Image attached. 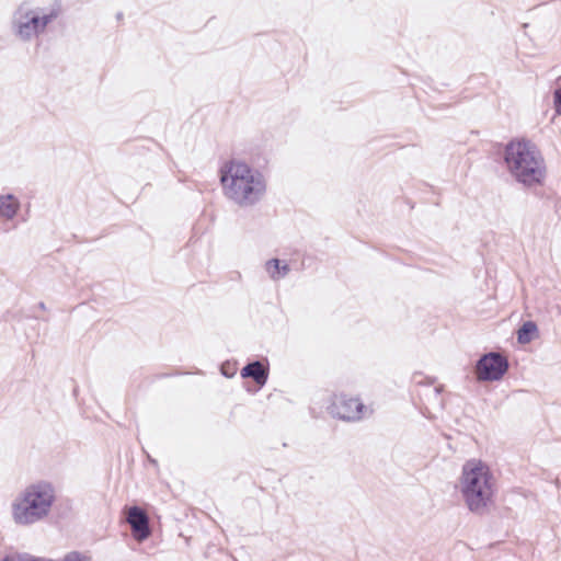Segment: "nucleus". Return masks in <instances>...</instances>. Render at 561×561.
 I'll return each mask as SVG.
<instances>
[{"label": "nucleus", "mask_w": 561, "mask_h": 561, "mask_svg": "<svg viewBox=\"0 0 561 561\" xmlns=\"http://www.w3.org/2000/svg\"><path fill=\"white\" fill-rule=\"evenodd\" d=\"M265 270L273 280H279L289 273L290 267L279 259H271L265 263Z\"/></svg>", "instance_id": "obj_11"}, {"label": "nucleus", "mask_w": 561, "mask_h": 561, "mask_svg": "<svg viewBox=\"0 0 561 561\" xmlns=\"http://www.w3.org/2000/svg\"><path fill=\"white\" fill-rule=\"evenodd\" d=\"M504 163L511 176L524 187L542 185L547 165L539 148L529 139H512L504 148Z\"/></svg>", "instance_id": "obj_2"}, {"label": "nucleus", "mask_w": 561, "mask_h": 561, "mask_svg": "<svg viewBox=\"0 0 561 561\" xmlns=\"http://www.w3.org/2000/svg\"><path fill=\"white\" fill-rule=\"evenodd\" d=\"M329 409L332 416L336 419L356 422L364 417L366 407L358 398H348L341 394L335 397Z\"/></svg>", "instance_id": "obj_7"}, {"label": "nucleus", "mask_w": 561, "mask_h": 561, "mask_svg": "<svg viewBox=\"0 0 561 561\" xmlns=\"http://www.w3.org/2000/svg\"><path fill=\"white\" fill-rule=\"evenodd\" d=\"M38 307H39L42 310H45V309H46V306H45V304H44L43 301H41V302L38 304Z\"/></svg>", "instance_id": "obj_17"}, {"label": "nucleus", "mask_w": 561, "mask_h": 561, "mask_svg": "<svg viewBox=\"0 0 561 561\" xmlns=\"http://www.w3.org/2000/svg\"><path fill=\"white\" fill-rule=\"evenodd\" d=\"M219 181L225 197L240 208L255 206L266 194L264 174L240 158H231L221 164Z\"/></svg>", "instance_id": "obj_1"}, {"label": "nucleus", "mask_w": 561, "mask_h": 561, "mask_svg": "<svg viewBox=\"0 0 561 561\" xmlns=\"http://www.w3.org/2000/svg\"><path fill=\"white\" fill-rule=\"evenodd\" d=\"M20 209V201L13 194L0 195V217L11 220Z\"/></svg>", "instance_id": "obj_10"}, {"label": "nucleus", "mask_w": 561, "mask_h": 561, "mask_svg": "<svg viewBox=\"0 0 561 561\" xmlns=\"http://www.w3.org/2000/svg\"><path fill=\"white\" fill-rule=\"evenodd\" d=\"M461 494L468 508L483 514L494 495V478L490 468L482 461L470 460L462 467Z\"/></svg>", "instance_id": "obj_4"}, {"label": "nucleus", "mask_w": 561, "mask_h": 561, "mask_svg": "<svg viewBox=\"0 0 561 561\" xmlns=\"http://www.w3.org/2000/svg\"><path fill=\"white\" fill-rule=\"evenodd\" d=\"M126 522L131 528V535L135 540L144 541L150 534L149 518L146 512L139 506H131L128 508Z\"/></svg>", "instance_id": "obj_8"}, {"label": "nucleus", "mask_w": 561, "mask_h": 561, "mask_svg": "<svg viewBox=\"0 0 561 561\" xmlns=\"http://www.w3.org/2000/svg\"><path fill=\"white\" fill-rule=\"evenodd\" d=\"M537 333V324L534 321H526L517 330V342L519 344H527L536 337Z\"/></svg>", "instance_id": "obj_12"}, {"label": "nucleus", "mask_w": 561, "mask_h": 561, "mask_svg": "<svg viewBox=\"0 0 561 561\" xmlns=\"http://www.w3.org/2000/svg\"><path fill=\"white\" fill-rule=\"evenodd\" d=\"M116 19H117L118 21H121V20L123 19V13H122V12H118V13L116 14Z\"/></svg>", "instance_id": "obj_18"}, {"label": "nucleus", "mask_w": 561, "mask_h": 561, "mask_svg": "<svg viewBox=\"0 0 561 561\" xmlns=\"http://www.w3.org/2000/svg\"><path fill=\"white\" fill-rule=\"evenodd\" d=\"M427 391H428V396H432L435 399L436 403L442 407L443 400L440 398V394H442L443 388L440 386L434 387V388L427 387Z\"/></svg>", "instance_id": "obj_16"}, {"label": "nucleus", "mask_w": 561, "mask_h": 561, "mask_svg": "<svg viewBox=\"0 0 561 561\" xmlns=\"http://www.w3.org/2000/svg\"><path fill=\"white\" fill-rule=\"evenodd\" d=\"M60 14L59 7H53L48 11L39 7H33L24 1L13 11L10 27L12 34L23 43H28L43 35L47 26Z\"/></svg>", "instance_id": "obj_5"}, {"label": "nucleus", "mask_w": 561, "mask_h": 561, "mask_svg": "<svg viewBox=\"0 0 561 561\" xmlns=\"http://www.w3.org/2000/svg\"><path fill=\"white\" fill-rule=\"evenodd\" d=\"M55 502V485L47 480L35 481L12 502V519L20 526L34 525L50 514Z\"/></svg>", "instance_id": "obj_3"}, {"label": "nucleus", "mask_w": 561, "mask_h": 561, "mask_svg": "<svg viewBox=\"0 0 561 561\" xmlns=\"http://www.w3.org/2000/svg\"><path fill=\"white\" fill-rule=\"evenodd\" d=\"M1 561H53V559L36 558L28 553H14L5 556Z\"/></svg>", "instance_id": "obj_13"}, {"label": "nucleus", "mask_w": 561, "mask_h": 561, "mask_svg": "<svg viewBox=\"0 0 561 561\" xmlns=\"http://www.w3.org/2000/svg\"><path fill=\"white\" fill-rule=\"evenodd\" d=\"M220 373L222 376H225L226 378H232L236 373H237V368H236V365L234 364H231L229 362H226L224 363L221 366H220Z\"/></svg>", "instance_id": "obj_14"}, {"label": "nucleus", "mask_w": 561, "mask_h": 561, "mask_svg": "<svg viewBox=\"0 0 561 561\" xmlns=\"http://www.w3.org/2000/svg\"><path fill=\"white\" fill-rule=\"evenodd\" d=\"M553 107L556 114L561 115V85L553 91Z\"/></svg>", "instance_id": "obj_15"}, {"label": "nucleus", "mask_w": 561, "mask_h": 561, "mask_svg": "<svg viewBox=\"0 0 561 561\" xmlns=\"http://www.w3.org/2000/svg\"><path fill=\"white\" fill-rule=\"evenodd\" d=\"M508 367V359L503 354L489 352L477 360L474 369L479 380L497 381L507 373Z\"/></svg>", "instance_id": "obj_6"}, {"label": "nucleus", "mask_w": 561, "mask_h": 561, "mask_svg": "<svg viewBox=\"0 0 561 561\" xmlns=\"http://www.w3.org/2000/svg\"><path fill=\"white\" fill-rule=\"evenodd\" d=\"M240 375L243 379L251 378L257 386L263 387L268 379V363L250 362L241 369Z\"/></svg>", "instance_id": "obj_9"}]
</instances>
